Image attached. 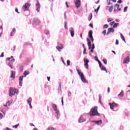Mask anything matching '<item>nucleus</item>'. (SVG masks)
Instances as JSON below:
<instances>
[{"label": "nucleus", "instance_id": "1", "mask_svg": "<svg viewBox=\"0 0 130 130\" xmlns=\"http://www.w3.org/2000/svg\"><path fill=\"white\" fill-rule=\"evenodd\" d=\"M90 116H100V114L98 113V107H94L91 109L89 112Z\"/></svg>", "mask_w": 130, "mask_h": 130}, {"label": "nucleus", "instance_id": "2", "mask_svg": "<svg viewBox=\"0 0 130 130\" xmlns=\"http://www.w3.org/2000/svg\"><path fill=\"white\" fill-rule=\"evenodd\" d=\"M18 89L14 88L13 87H11L9 89V95L10 97H13V96H15V94H18L19 92Z\"/></svg>", "mask_w": 130, "mask_h": 130}, {"label": "nucleus", "instance_id": "3", "mask_svg": "<svg viewBox=\"0 0 130 130\" xmlns=\"http://www.w3.org/2000/svg\"><path fill=\"white\" fill-rule=\"evenodd\" d=\"M52 105L53 109H54L56 114L57 115V119H58V116L60 115V114H59V110L57 109V106H56V105L53 104Z\"/></svg>", "mask_w": 130, "mask_h": 130}, {"label": "nucleus", "instance_id": "4", "mask_svg": "<svg viewBox=\"0 0 130 130\" xmlns=\"http://www.w3.org/2000/svg\"><path fill=\"white\" fill-rule=\"evenodd\" d=\"M77 73H78V75L80 76L81 81L83 82H86V78H85V76H84V74L80 70H77Z\"/></svg>", "mask_w": 130, "mask_h": 130}, {"label": "nucleus", "instance_id": "5", "mask_svg": "<svg viewBox=\"0 0 130 130\" xmlns=\"http://www.w3.org/2000/svg\"><path fill=\"white\" fill-rule=\"evenodd\" d=\"M83 60L84 62V67L87 70H89V64H88V63L89 62V59L87 58H84Z\"/></svg>", "mask_w": 130, "mask_h": 130}, {"label": "nucleus", "instance_id": "6", "mask_svg": "<svg viewBox=\"0 0 130 130\" xmlns=\"http://www.w3.org/2000/svg\"><path fill=\"white\" fill-rule=\"evenodd\" d=\"M30 7V4L26 3L22 7L23 11H28V9Z\"/></svg>", "mask_w": 130, "mask_h": 130}, {"label": "nucleus", "instance_id": "7", "mask_svg": "<svg viewBox=\"0 0 130 130\" xmlns=\"http://www.w3.org/2000/svg\"><path fill=\"white\" fill-rule=\"evenodd\" d=\"M121 10V8H119V5L118 4H116L114 6V12H118L119 11Z\"/></svg>", "mask_w": 130, "mask_h": 130}, {"label": "nucleus", "instance_id": "8", "mask_svg": "<svg viewBox=\"0 0 130 130\" xmlns=\"http://www.w3.org/2000/svg\"><path fill=\"white\" fill-rule=\"evenodd\" d=\"M109 105L110 106L111 109H113V108H115V107H117L118 106V105L115 103H109Z\"/></svg>", "mask_w": 130, "mask_h": 130}, {"label": "nucleus", "instance_id": "9", "mask_svg": "<svg viewBox=\"0 0 130 130\" xmlns=\"http://www.w3.org/2000/svg\"><path fill=\"white\" fill-rule=\"evenodd\" d=\"M74 3L76 8H80L81 6V1L80 0H74Z\"/></svg>", "mask_w": 130, "mask_h": 130}, {"label": "nucleus", "instance_id": "10", "mask_svg": "<svg viewBox=\"0 0 130 130\" xmlns=\"http://www.w3.org/2000/svg\"><path fill=\"white\" fill-rule=\"evenodd\" d=\"M63 48V46H62V44L61 43H60L59 42L58 43V45L56 47V49L58 51H60V49H62Z\"/></svg>", "mask_w": 130, "mask_h": 130}, {"label": "nucleus", "instance_id": "11", "mask_svg": "<svg viewBox=\"0 0 130 130\" xmlns=\"http://www.w3.org/2000/svg\"><path fill=\"white\" fill-rule=\"evenodd\" d=\"M106 10H107V11H109L110 13H111L112 11H113V6H111L110 7L107 6L106 7Z\"/></svg>", "mask_w": 130, "mask_h": 130}, {"label": "nucleus", "instance_id": "12", "mask_svg": "<svg viewBox=\"0 0 130 130\" xmlns=\"http://www.w3.org/2000/svg\"><path fill=\"white\" fill-rule=\"evenodd\" d=\"M32 22L34 24H35L36 25H39L40 24V21H39L37 18H34Z\"/></svg>", "mask_w": 130, "mask_h": 130}, {"label": "nucleus", "instance_id": "13", "mask_svg": "<svg viewBox=\"0 0 130 130\" xmlns=\"http://www.w3.org/2000/svg\"><path fill=\"white\" fill-rule=\"evenodd\" d=\"M84 121H86V119L84 118V115H81L79 118V122H84Z\"/></svg>", "mask_w": 130, "mask_h": 130}, {"label": "nucleus", "instance_id": "14", "mask_svg": "<svg viewBox=\"0 0 130 130\" xmlns=\"http://www.w3.org/2000/svg\"><path fill=\"white\" fill-rule=\"evenodd\" d=\"M91 122H94L96 124H98V125H100V124H102V120H100L98 121H91Z\"/></svg>", "mask_w": 130, "mask_h": 130}, {"label": "nucleus", "instance_id": "15", "mask_svg": "<svg viewBox=\"0 0 130 130\" xmlns=\"http://www.w3.org/2000/svg\"><path fill=\"white\" fill-rule=\"evenodd\" d=\"M27 103L29 104L30 108H32V105H31V103H32V98H29V99L27 100Z\"/></svg>", "mask_w": 130, "mask_h": 130}, {"label": "nucleus", "instance_id": "16", "mask_svg": "<svg viewBox=\"0 0 130 130\" xmlns=\"http://www.w3.org/2000/svg\"><path fill=\"white\" fill-rule=\"evenodd\" d=\"M129 62V56H127L123 61V63H128Z\"/></svg>", "mask_w": 130, "mask_h": 130}, {"label": "nucleus", "instance_id": "17", "mask_svg": "<svg viewBox=\"0 0 130 130\" xmlns=\"http://www.w3.org/2000/svg\"><path fill=\"white\" fill-rule=\"evenodd\" d=\"M15 76H16V72L12 71L10 78H11V79H15Z\"/></svg>", "mask_w": 130, "mask_h": 130}, {"label": "nucleus", "instance_id": "18", "mask_svg": "<svg viewBox=\"0 0 130 130\" xmlns=\"http://www.w3.org/2000/svg\"><path fill=\"white\" fill-rule=\"evenodd\" d=\"M70 33H71V35L72 37H74V36L75 35V31L74 30L73 28H71Z\"/></svg>", "mask_w": 130, "mask_h": 130}, {"label": "nucleus", "instance_id": "19", "mask_svg": "<svg viewBox=\"0 0 130 130\" xmlns=\"http://www.w3.org/2000/svg\"><path fill=\"white\" fill-rule=\"evenodd\" d=\"M7 60L11 61V62H14L15 61V59H14V57L12 56L11 57H8Z\"/></svg>", "mask_w": 130, "mask_h": 130}, {"label": "nucleus", "instance_id": "20", "mask_svg": "<svg viewBox=\"0 0 130 130\" xmlns=\"http://www.w3.org/2000/svg\"><path fill=\"white\" fill-rule=\"evenodd\" d=\"M37 11L38 12H39L40 11V4L39 3L37 4Z\"/></svg>", "mask_w": 130, "mask_h": 130}, {"label": "nucleus", "instance_id": "21", "mask_svg": "<svg viewBox=\"0 0 130 130\" xmlns=\"http://www.w3.org/2000/svg\"><path fill=\"white\" fill-rule=\"evenodd\" d=\"M92 34H93V31L89 30L88 32V37L89 38H91L92 37H93Z\"/></svg>", "mask_w": 130, "mask_h": 130}, {"label": "nucleus", "instance_id": "22", "mask_svg": "<svg viewBox=\"0 0 130 130\" xmlns=\"http://www.w3.org/2000/svg\"><path fill=\"white\" fill-rule=\"evenodd\" d=\"M99 102L101 104V105L103 106V107H104V108H105V107L103 106V104L101 102V98H102V96L101 95V94H100L99 95Z\"/></svg>", "mask_w": 130, "mask_h": 130}, {"label": "nucleus", "instance_id": "23", "mask_svg": "<svg viewBox=\"0 0 130 130\" xmlns=\"http://www.w3.org/2000/svg\"><path fill=\"white\" fill-rule=\"evenodd\" d=\"M58 93H61V83H59V88H58Z\"/></svg>", "mask_w": 130, "mask_h": 130}, {"label": "nucleus", "instance_id": "24", "mask_svg": "<svg viewBox=\"0 0 130 130\" xmlns=\"http://www.w3.org/2000/svg\"><path fill=\"white\" fill-rule=\"evenodd\" d=\"M123 91H121V92L118 95V97H119V98H120L121 97H123Z\"/></svg>", "mask_w": 130, "mask_h": 130}, {"label": "nucleus", "instance_id": "25", "mask_svg": "<svg viewBox=\"0 0 130 130\" xmlns=\"http://www.w3.org/2000/svg\"><path fill=\"white\" fill-rule=\"evenodd\" d=\"M16 33V28H13L12 29V32H11L10 36H13Z\"/></svg>", "mask_w": 130, "mask_h": 130}, {"label": "nucleus", "instance_id": "26", "mask_svg": "<svg viewBox=\"0 0 130 130\" xmlns=\"http://www.w3.org/2000/svg\"><path fill=\"white\" fill-rule=\"evenodd\" d=\"M87 44L88 46H92L91 45V40L89 39H87Z\"/></svg>", "mask_w": 130, "mask_h": 130}, {"label": "nucleus", "instance_id": "27", "mask_svg": "<svg viewBox=\"0 0 130 130\" xmlns=\"http://www.w3.org/2000/svg\"><path fill=\"white\" fill-rule=\"evenodd\" d=\"M12 103H13V100H12L8 101L7 103V105H8V106H10V105H11V104H12Z\"/></svg>", "mask_w": 130, "mask_h": 130}, {"label": "nucleus", "instance_id": "28", "mask_svg": "<svg viewBox=\"0 0 130 130\" xmlns=\"http://www.w3.org/2000/svg\"><path fill=\"white\" fill-rule=\"evenodd\" d=\"M29 74H30V72H29L28 71H25L24 72L23 75H24V77H26V76L29 75Z\"/></svg>", "mask_w": 130, "mask_h": 130}, {"label": "nucleus", "instance_id": "29", "mask_svg": "<svg viewBox=\"0 0 130 130\" xmlns=\"http://www.w3.org/2000/svg\"><path fill=\"white\" fill-rule=\"evenodd\" d=\"M108 31H109L111 33H113V32H114V29H113V28H109Z\"/></svg>", "mask_w": 130, "mask_h": 130}, {"label": "nucleus", "instance_id": "30", "mask_svg": "<svg viewBox=\"0 0 130 130\" xmlns=\"http://www.w3.org/2000/svg\"><path fill=\"white\" fill-rule=\"evenodd\" d=\"M101 68L102 71H105V72L106 73H107V70H106V68H105V67L102 66V67H101Z\"/></svg>", "mask_w": 130, "mask_h": 130}, {"label": "nucleus", "instance_id": "31", "mask_svg": "<svg viewBox=\"0 0 130 130\" xmlns=\"http://www.w3.org/2000/svg\"><path fill=\"white\" fill-rule=\"evenodd\" d=\"M119 25V23H114L113 26V28H116Z\"/></svg>", "mask_w": 130, "mask_h": 130}, {"label": "nucleus", "instance_id": "32", "mask_svg": "<svg viewBox=\"0 0 130 130\" xmlns=\"http://www.w3.org/2000/svg\"><path fill=\"white\" fill-rule=\"evenodd\" d=\"M120 36H121V39H122L124 42H125V39H124V37L123 36V35H122V34H120Z\"/></svg>", "mask_w": 130, "mask_h": 130}, {"label": "nucleus", "instance_id": "33", "mask_svg": "<svg viewBox=\"0 0 130 130\" xmlns=\"http://www.w3.org/2000/svg\"><path fill=\"white\" fill-rule=\"evenodd\" d=\"M98 62H99V64L100 66V68H102V63H101V62L100 61V60H99V59H97Z\"/></svg>", "mask_w": 130, "mask_h": 130}, {"label": "nucleus", "instance_id": "34", "mask_svg": "<svg viewBox=\"0 0 130 130\" xmlns=\"http://www.w3.org/2000/svg\"><path fill=\"white\" fill-rule=\"evenodd\" d=\"M92 18H93V14L92 13H90V15L89 17L88 21L92 20Z\"/></svg>", "mask_w": 130, "mask_h": 130}, {"label": "nucleus", "instance_id": "35", "mask_svg": "<svg viewBox=\"0 0 130 130\" xmlns=\"http://www.w3.org/2000/svg\"><path fill=\"white\" fill-rule=\"evenodd\" d=\"M103 61L105 64H107V60L106 59H103Z\"/></svg>", "mask_w": 130, "mask_h": 130}, {"label": "nucleus", "instance_id": "36", "mask_svg": "<svg viewBox=\"0 0 130 130\" xmlns=\"http://www.w3.org/2000/svg\"><path fill=\"white\" fill-rule=\"evenodd\" d=\"M112 21H113L112 18H108L107 22L108 23H110V22H111Z\"/></svg>", "mask_w": 130, "mask_h": 130}, {"label": "nucleus", "instance_id": "37", "mask_svg": "<svg viewBox=\"0 0 130 130\" xmlns=\"http://www.w3.org/2000/svg\"><path fill=\"white\" fill-rule=\"evenodd\" d=\"M107 5L109 6L110 5H111L110 0H107Z\"/></svg>", "mask_w": 130, "mask_h": 130}, {"label": "nucleus", "instance_id": "38", "mask_svg": "<svg viewBox=\"0 0 130 130\" xmlns=\"http://www.w3.org/2000/svg\"><path fill=\"white\" fill-rule=\"evenodd\" d=\"M20 70L21 72H23V70H24V66H21L20 68Z\"/></svg>", "mask_w": 130, "mask_h": 130}, {"label": "nucleus", "instance_id": "39", "mask_svg": "<svg viewBox=\"0 0 130 130\" xmlns=\"http://www.w3.org/2000/svg\"><path fill=\"white\" fill-rule=\"evenodd\" d=\"M18 126H19V124L13 126V127H14V128H17Z\"/></svg>", "mask_w": 130, "mask_h": 130}, {"label": "nucleus", "instance_id": "40", "mask_svg": "<svg viewBox=\"0 0 130 130\" xmlns=\"http://www.w3.org/2000/svg\"><path fill=\"white\" fill-rule=\"evenodd\" d=\"M114 23H115L114 21L110 22V26H113V25H114Z\"/></svg>", "mask_w": 130, "mask_h": 130}, {"label": "nucleus", "instance_id": "41", "mask_svg": "<svg viewBox=\"0 0 130 130\" xmlns=\"http://www.w3.org/2000/svg\"><path fill=\"white\" fill-rule=\"evenodd\" d=\"M70 63H71V61H70V60H67V66H70Z\"/></svg>", "mask_w": 130, "mask_h": 130}, {"label": "nucleus", "instance_id": "42", "mask_svg": "<svg viewBox=\"0 0 130 130\" xmlns=\"http://www.w3.org/2000/svg\"><path fill=\"white\" fill-rule=\"evenodd\" d=\"M100 8V6H99L97 8V9L94 10V12H96V13L99 11V9Z\"/></svg>", "mask_w": 130, "mask_h": 130}, {"label": "nucleus", "instance_id": "43", "mask_svg": "<svg viewBox=\"0 0 130 130\" xmlns=\"http://www.w3.org/2000/svg\"><path fill=\"white\" fill-rule=\"evenodd\" d=\"M23 78H24V76H21L19 77V81H23Z\"/></svg>", "mask_w": 130, "mask_h": 130}, {"label": "nucleus", "instance_id": "44", "mask_svg": "<svg viewBox=\"0 0 130 130\" xmlns=\"http://www.w3.org/2000/svg\"><path fill=\"white\" fill-rule=\"evenodd\" d=\"M48 130H55V128L53 127H49V128H48Z\"/></svg>", "mask_w": 130, "mask_h": 130}, {"label": "nucleus", "instance_id": "45", "mask_svg": "<svg viewBox=\"0 0 130 130\" xmlns=\"http://www.w3.org/2000/svg\"><path fill=\"white\" fill-rule=\"evenodd\" d=\"M8 66L10 67L11 69H13V67L12 66V64L11 63V62H9L8 63Z\"/></svg>", "mask_w": 130, "mask_h": 130}, {"label": "nucleus", "instance_id": "46", "mask_svg": "<svg viewBox=\"0 0 130 130\" xmlns=\"http://www.w3.org/2000/svg\"><path fill=\"white\" fill-rule=\"evenodd\" d=\"M128 7L127 6V7H125L124 8V12H126V11H127V8Z\"/></svg>", "mask_w": 130, "mask_h": 130}, {"label": "nucleus", "instance_id": "47", "mask_svg": "<svg viewBox=\"0 0 130 130\" xmlns=\"http://www.w3.org/2000/svg\"><path fill=\"white\" fill-rule=\"evenodd\" d=\"M87 52H86V48H84V51H83V54H86Z\"/></svg>", "mask_w": 130, "mask_h": 130}, {"label": "nucleus", "instance_id": "48", "mask_svg": "<svg viewBox=\"0 0 130 130\" xmlns=\"http://www.w3.org/2000/svg\"><path fill=\"white\" fill-rule=\"evenodd\" d=\"M119 43L118 42V40H116V43H115L116 45H118Z\"/></svg>", "mask_w": 130, "mask_h": 130}, {"label": "nucleus", "instance_id": "49", "mask_svg": "<svg viewBox=\"0 0 130 130\" xmlns=\"http://www.w3.org/2000/svg\"><path fill=\"white\" fill-rule=\"evenodd\" d=\"M104 27L106 29V28H108V24H105Z\"/></svg>", "mask_w": 130, "mask_h": 130}, {"label": "nucleus", "instance_id": "50", "mask_svg": "<svg viewBox=\"0 0 130 130\" xmlns=\"http://www.w3.org/2000/svg\"><path fill=\"white\" fill-rule=\"evenodd\" d=\"M61 103L62 105L63 106V97L61 98Z\"/></svg>", "mask_w": 130, "mask_h": 130}, {"label": "nucleus", "instance_id": "51", "mask_svg": "<svg viewBox=\"0 0 130 130\" xmlns=\"http://www.w3.org/2000/svg\"><path fill=\"white\" fill-rule=\"evenodd\" d=\"M103 34H104V35H106V30H104L103 31Z\"/></svg>", "mask_w": 130, "mask_h": 130}, {"label": "nucleus", "instance_id": "52", "mask_svg": "<svg viewBox=\"0 0 130 130\" xmlns=\"http://www.w3.org/2000/svg\"><path fill=\"white\" fill-rule=\"evenodd\" d=\"M3 114L0 113V119H2V118H3Z\"/></svg>", "mask_w": 130, "mask_h": 130}, {"label": "nucleus", "instance_id": "53", "mask_svg": "<svg viewBox=\"0 0 130 130\" xmlns=\"http://www.w3.org/2000/svg\"><path fill=\"white\" fill-rule=\"evenodd\" d=\"M15 12H16V13H17L18 14H20V12H19L18 10V8L15 9Z\"/></svg>", "mask_w": 130, "mask_h": 130}, {"label": "nucleus", "instance_id": "54", "mask_svg": "<svg viewBox=\"0 0 130 130\" xmlns=\"http://www.w3.org/2000/svg\"><path fill=\"white\" fill-rule=\"evenodd\" d=\"M70 96H72V92H69L68 93V96L70 97Z\"/></svg>", "mask_w": 130, "mask_h": 130}, {"label": "nucleus", "instance_id": "55", "mask_svg": "<svg viewBox=\"0 0 130 130\" xmlns=\"http://www.w3.org/2000/svg\"><path fill=\"white\" fill-rule=\"evenodd\" d=\"M64 24H65V29H68V26H67V22H64Z\"/></svg>", "mask_w": 130, "mask_h": 130}, {"label": "nucleus", "instance_id": "56", "mask_svg": "<svg viewBox=\"0 0 130 130\" xmlns=\"http://www.w3.org/2000/svg\"><path fill=\"white\" fill-rule=\"evenodd\" d=\"M118 4H121V3H122V1L121 0H119L118 2H117Z\"/></svg>", "mask_w": 130, "mask_h": 130}, {"label": "nucleus", "instance_id": "57", "mask_svg": "<svg viewBox=\"0 0 130 130\" xmlns=\"http://www.w3.org/2000/svg\"><path fill=\"white\" fill-rule=\"evenodd\" d=\"M0 57H4V52L2 53L1 55H0Z\"/></svg>", "mask_w": 130, "mask_h": 130}, {"label": "nucleus", "instance_id": "58", "mask_svg": "<svg viewBox=\"0 0 130 130\" xmlns=\"http://www.w3.org/2000/svg\"><path fill=\"white\" fill-rule=\"evenodd\" d=\"M61 59L63 62V63H64V64H66V63H64V61L63 60V58L62 57H61Z\"/></svg>", "mask_w": 130, "mask_h": 130}, {"label": "nucleus", "instance_id": "59", "mask_svg": "<svg viewBox=\"0 0 130 130\" xmlns=\"http://www.w3.org/2000/svg\"><path fill=\"white\" fill-rule=\"evenodd\" d=\"M23 82H19V86H20V87H22V83Z\"/></svg>", "mask_w": 130, "mask_h": 130}, {"label": "nucleus", "instance_id": "60", "mask_svg": "<svg viewBox=\"0 0 130 130\" xmlns=\"http://www.w3.org/2000/svg\"><path fill=\"white\" fill-rule=\"evenodd\" d=\"M90 39H91L92 42H94V39H93V37L90 38Z\"/></svg>", "mask_w": 130, "mask_h": 130}, {"label": "nucleus", "instance_id": "61", "mask_svg": "<svg viewBox=\"0 0 130 130\" xmlns=\"http://www.w3.org/2000/svg\"><path fill=\"white\" fill-rule=\"evenodd\" d=\"M91 48L92 49H94V48H95V45L94 44H92V46Z\"/></svg>", "mask_w": 130, "mask_h": 130}, {"label": "nucleus", "instance_id": "62", "mask_svg": "<svg viewBox=\"0 0 130 130\" xmlns=\"http://www.w3.org/2000/svg\"><path fill=\"white\" fill-rule=\"evenodd\" d=\"M89 26H90V27H91V28H93V24H92L91 23H90V24H89Z\"/></svg>", "mask_w": 130, "mask_h": 130}, {"label": "nucleus", "instance_id": "63", "mask_svg": "<svg viewBox=\"0 0 130 130\" xmlns=\"http://www.w3.org/2000/svg\"><path fill=\"white\" fill-rule=\"evenodd\" d=\"M66 5L67 8H70V7L69 6V5H68V2H66Z\"/></svg>", "mask_w": 130, "mask_h": 130}, {"label": "nucleus", "instance_id": "64", "mask_svg": "<svg viewBox=\"0 0 130 130\" xmlns=\"http://www.w3.org/2000/svg\"><path fill=\"white\" fill-rule=\"evenodd\" d=\"M47 79L48 82H49V81H50V77H47Z\"/></svg>", "mask_w": 130, "mask_h": 130}]
</instances>
